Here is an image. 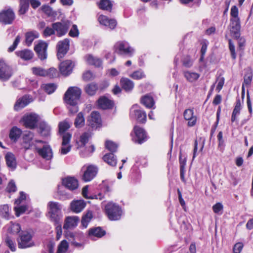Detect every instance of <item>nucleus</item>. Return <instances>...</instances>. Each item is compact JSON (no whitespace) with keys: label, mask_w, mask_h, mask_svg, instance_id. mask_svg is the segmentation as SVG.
<instances>
[{"label":"nucleus","mask_w":253,"mask_h":253,"mask_svg":"<svg viewBox=\"0 0 253 253\" xmlns=\"http://www.w3.org/2000/svg\"><path fill=\"white\" fill-rule=\"evenodd\" d=\"M81 94V90L77 87H70L64 95L66 103L70 105L77 104Z\"/></svg>","instance_id":"1"},{"label":"nucleus","mask_w":253,"mask_h":253,"mask_svg":"<svg viewBox=\"0 0 253 253\" xmlns=\"http://www.w3.org/2000/svg\"><path fill=\"white\" fill-rule=\"evenodd\" d=\"M49 208V217L50 220L54 222L55 224H58L61 221L62 215L61 210V205L58 202H49L48 204Z\"/></svg>","instance_id":"2"},{"label":"nucleus","mask_w":253,"mask_h":253,"mask_svg":"<svg viewBox=\"0 0 253 253\" xmlns=\"http://www.w3.org/2000/svg\"><path fill=\"white\" fill-rule=\"evenodd\" d=\"M105 211L111 220H119L123 213L121 208L113 202H109L106 205Z\"/></svg>","instance_id":"3"},{"label":"nucleus","mask_w":253,"mask_h":253,"mask_svg":"<svg viewBox=\"0 0 253 253\" xmlns=\"http://www.w3.org/2000/svg\"><path fill=\"white\" fill-rule=\"evenodd\" d=\"M114 48L115 52L118 54L128 57H131L134 52V49L125 41L117 42L114 45Z\"/></svg>","instance_id":"4"},{"label":"nucleus","mask_w":253,"mask_h":253,"mask_svg":"<svg viewBox=\"0 0 253 253\" xmlns=\"http://www.w3.org/2000/svg\"><path fill=\"white\" fill-rule=\"evenodd\" d=\"M55 30V35L57 37L64 36L68 31L70 27V22L67 21H61L53 23L51 25Z\"/></svg>","instance_id":"5"},{"label":"nucleus","mask_w":253,"mask_h":253,"mask_svg":"<svg viewBox=\"0 0 253 253\" xmlns=\"http://www.w3.org/2000/svg\"><path fill=\"white\" fill-rule=\"evenodd\" d=\"M132 139L135 143L142 144L147 140V134L144 129L137 126H135L131 132Z\"/></svg>","instance_id":"6"},{"label":"nucleus","mask_w":253,"mask_h":253,"mask_svg":"<svg viewBox=\"0 0 253 253\" xmlns=\"http://www.w3.org/2000/svg\"><path fill=\"white\" fill-rule=\"evenodd\" d=\"M39 116L34 113H30L24 115L21 119L23 126L29 129H34L37 126L39 121Z\"/></svg>","instance_id":"7"},{"label":"nucleus","mask_w":253,"mask_h":253,"mask_svg":"<svg viewBox=\"0 0 253 253\" xmlns=\"http://www.w3.org/2000/svg\"><path fill=\"white\" fill-rule=\"evenodd\" d=\"M18 248L25 249L34 246V242L32 241V235L28 232H23L19 239L18 240Z\"/></svg>","instance_id":"8"},{"label":"nucleus","mask_w":253,"mask_h":253,"mask_svg":"<svg viewBox=\"0 0 253 253\" xmlns=\"http://www.w3.org/2000/svg\"><path fill=\"white\" fill-rule=\"evenodd\" d=\"M34 137L33 132L30 131H26L23 135V142L24 143V147L26 149H30L33 146L36 147V143H44L42 140H35L32 141Z\"/></svg>","instance_id":"9"},{"label":"nucleus","mask_w":253,"mask_h":253,"mask_svg":"<svg viewBox=\"0 0 253 253\" xmlns=\"http://www.w3.org/2000/svg\"><path fill=\"white\" fill-rule=\"evenodd\" d=\"M130 116L131 118L136 119L138 122L140 123H144L146 121V114L145 112L138 109L137 105H134L131 108Z\"/></svg>","instance_id":"10"},{"label":"nucleus","mask_w":253,"mask_h":253,"mask_svg":"<svg viewBox=\"0 0 253 253\" xmlns=\"http://www.w3.org/2000/svg\"><path fill=\"white\" fill-rule=\"evenodd\" d=\"M12 74V69L3 60H0V80L6 81L9 79Z\"/></svg>","instance_id":"11"},{"label":"nucleus","mask_w":253,"mask_h":253,"mask_svg":"<svg viewBox=\"0 0 253 253\" xmlns=\"http://www.w3.org/2000/svg\"><path fill=\"white\" fill-rule=\"evenodd\" d=\"M15 17L12 9H4L0 12V22L4 24H10L14 20Z\"/></svg>","instance_id":"12"},{"label":"nucleus","mask_w":253,"mask_h":253,"mask_svg":"<svg viewBox=\"0 0 253 253\" xmlns=\"http://www.w3.org/2000/svg\"><path fill=\"white\" fill-rule=\"evenodd\" d=\"M69 42L70 41L68 39H65L58 42L57 45L58 50L57 56L59 59L62 58L67 53L69 48Z\"/></svg>","instance_id":"13"},{"label":"nucleus","mask_w":253,"mask_h":253,"mask_svg":"<svg viewBox=\"0 0 253 253\" xmlns=\"http://www.w3.org/2000/svg\"><path fill=\"white\" fill-rule=\"evenodd\" d=\"M47 44L43 41H40L34 47L35 51L36 52L39 58L41 60H43L47 57Z\"/></svg>","instance_id":"14"},{"label":"nucleus","mask_w":253,"mask_h":253,"mask_svg":"<svg viewBox=\"0 0 253 253\" xmlns=\"http://www.w3.org/2000/svg\"><path fill=\"white\" fill-rule=\"evenodd\" d=\"M97 171L96 167L92 165L88 166L84 171L82 179L85 182L90 181L96 176Z\"/></svg>","instance_id":"15"},{"label":"nucleus","mask_w":253,"mask_h":253,"mask_svg":"<svg viewBox=\"0 0 253 253\" xmlns=\"http://www.w3.org/2000/svg\"><path fill=\"white\" fill-rule=\"evenodd\" d=\"M71 138V134L69 133H65L62 136V147L60 149L61 154H67L71 150V146L69 145Z\"/></svg>","instance_id":"16"},{"label":"nucleus","mask_w":253,"mask_h":253,"mask_svg":"<svg viewBox=\"0 0 253 253\" xmlns=\"http://www.w3.org/2000/svg\"><path fill=\"white\" fill-rule=\"evenodd\" d=\"M73 67V63L71 60L62 62L59 66L61 74L65 76H68L72 73Z\"/></svg>","instance_id":"17"},{"label":"nucleus","mask_w":253,"mask_h":253,"mask_svg":"<svg viewBox=\"0 0 253 253\" xmlns=\"http://www.w3.org/2000/svg\"><path fill=\"white\" fill-rule=\"evenodd\" d=\"M63 185L70 190L73 191L79 187L78 181L73 177H67L62 180Z\"/></svg>","instance_id":"18"},{"label":"nucleus","mask_w":253,"mask_h":253,"mask_svg":"<svg viewBox=\"0 0 253 253\" xmlns=\"http://www.w3.org/2000/svg\"><path fill=\"white\" fill-rule=\"evenodd\" d=\"M88 125L92 128H96L101 123V117L100 114L97 112H92L88 120Z\"/></svg>","instance_id":"19"},{"label":"nucleus","mask_w":253,"mask_h":253,"mask_svg":"<svg viewBox=\"0 0 253 253\" xmlns=\"http://www.w3.org/2000/svg\"><path fill=\"white\" fill-rule=\"evenodd\" d=\"M38 153L43 158L49 160H50L53 156V153L51 147L49 145H44L41 149L35 148Z\"/></svg>","instance_id":"20"},{"label":"nucleus","mask_w":253,"mask_h":253,"mask_svg":"<svg viewBox=\"0 0 253 253\" xmlns=\"http://www.w3.org/2000/svg\"><path fill=\"white\" fill-rule=\"evenodd\" d=\"M230 31L236 38L240 37L241 24L240 19H230Z\"/></svg>","instance_id":"21"},{"label":"nucleus","mask_w":253,"mask_h":253,"mask_svg":"<svg viewBox=\"0 0 253 253\" xmlns=\"http://www.w3.org/2000/svg\"><path fill=\"white\" fill-rule=\"evenodd\" d=\"M100 24L109 27L110 29H115L117 25V21L115 19H109L104 15H100L98 18Z\"/></svg>","instance_id":"22"},{"label":"nucleus","mask_w":253,"mask_h":253,"mask_svg":"<svg viewBox=\"0 0 253 253\" xmlns=\"http://www.w3.org/2000/svg\"><path fill=\"white\" fill-rule=\"evenodd\" d=\"M79 221V218L77 216H68L65 220L63 225L64 229H72L76 227Z\"/></svg>","instance_id":"23"},{"label":"nucleus","mask_w":253,"mask_h":253,"mask_svg":"<svg viewBox=\"0 0 253 253\" xmlns=\"http://www.w3.org/2000/svg\"><path fill=\"white\" fill-rule=\"evenodd\" d=\"M184 119L188 121V126H194L196 123L197 118L194 115V111L192 109H186L183 113Z\"/></svg>","instance_id":"24"},{"label":"nucleus","mask_w":253,"mask_h":253,"mask_svg":"<svg viewBox=\"0 0 253 253\" xmlns=\"http://www.w3.org/2000/svg\"><path fill=\"white\" fill-rule=\"evenodd\" d=\"M40 36L39 32L35 30L28 31L25 33V44L30 46L31 45L33 42L36 39H38Z\"/></svg>","instance_id":"25"},{"label":"nucleus","mask_w":253,"mask_h":253,"mask_svg":"<svg viewBox=\"0 0 253 253\" xmlns=\"http://www.w3.org/2000/svg\"><path fill=\"white\" fill-rule=\"evenodd\" d=\"M31 101V98L28 96L25 95L17 100L14 105V109L16 111L20 110L27 106Z\"/></svg>","instance_id":"26"},{"label":"nucleus","mask_w":253,"mask_h":253,"mask_svg":"<svg viewBox=\"0 0 253 253\" xmlns=\"http://www.w3.org/2000/svg\"><path fill=\"white\" fill-rule=\"evenodd\" d=\"M85 205L83 200L74 201L71 203V209L73 211L78 213L84 208Z\"/></svg>","instance_id":"27"},{"label":"nucleus","mask_w":253,"mask_h":253,"mask_svg":"<svg viewBox=\"0 0 253 253\" xmlns=\"http://www.w3.org/2000/svg\"><path fill=\"white\" fill-rule=\"evenodd\" d=\"M16 55L24 60H29L33 58L34 53L29 49H23L15 52Z\"/></svg>","instance_id":"28"},{"label":"nucleus","mask_w":253,"mask_h":253,"mask_svg":"<svg viewBox=\"0 0 253 253\" xmlns=\"http://www.w3.org/2000/svg\"><path fill=\"white\" fill-rule=\"evenodd\" d=\"M99 107L102 109H107L111 108L113 105V102L112 100L109 99L106 97H100L98 100Z\"/></svg>","instance_id":"29"},{"label":"nucleus","mask_w":253,"mask_h":253,"mask_svg":"<svg viewBox=\"0 0 253 253\" xmlns=\"http://www.w3.org/2000/svg\"><path fill=\"white\" fill-rule=\"evenodd\" d=\"M85 59L89 65H93L97 67H99L102 65V60L100 58L94 57L91 54L86 55L85 56Z\"/></svg>","instance_id":"30"},{"label":"nucleus","mask_w":253,"mask_h":253,"mask_svg":"<svg viewBox=\"0 0 253 253\" xmlns=\"http://www.w3.org/2000/svg\"><path fill=\"white\" fill-rule=\"evenodd\" d=\"M5 159L7 167L12 169H14L16 167V162L14 155L11 153H7Z\"/></svg>","instance_id":"31"},{"label":"nucleus","mask_w":253,"mask_h":253,"mask_svg":"<svg viewBox=\"0 0 253 253\" xmlns=\"http://www.w3.org/2000/svg\"><path fill=\"white\" fill-rule=\"evenodd\" d=\"M11 209L8 205H3L0 206V216L6 219L10 218Z\"/></svg>","instance_id":"32"},{"label":"nucleus","mask_w":253,"mask_h":253,"mask_svg":"<svg viewBox=\"0 0 253 253\" xmlns=\"http://www.w3.org/2000/svg\"><path fill=\"white\" fill-rule=\"evenodd\" d=\"M22 134V130L17 126H13L10 129L9 136L10 139L15 142L20 137Z\"/></svg>","instance_id":"33"},{"label":"nucleus","mask_w":253,"mask_h":253,"mask_svg":"<svg viewBox=\"0 0 253 253\" xmlns=\"http://www.w3.org/2000/svg\"><path fill=\"white\" fill-rule=\"evenodd\" d=\"M183 75L186 80L190 83L196 82L200 76V75L197 73L188 71H184Z\"/></svg>","instance_id":"34"},{"label":"nucleus","mask_w":253,"mask_h":253,"mask_svg":"<svg viewBox=\"0 0 253 253\" xmlns=\"http://www.w3.org/2000/svg\"><path fill=\"white\" fill-rule=\"evenodd\" d=\"M39 130L42 135L47 136L50 135L51 127L46 122H42L40 124Z\"/></svg>","instance_id":"35"},{"label":"nucleus","mask_w":253,"mask_h":253,"mask_svg":"<svg viewBox=\"0 0 253 253\" xmlns=\"http://www.w3.org/2000/svg\"><path fill=\"white\" fill-rule=\"evenodd\" d=\"M105 234V231L100 227L91 228L89 230V235L91 238L93 237L101 238Z\"/></svg>","instance_id":"36"},{"label":"nucleus","mask_w":253,"mask_h":253,"mask_svg":"<svg viewBox=\"0 0 253 253\" xmlns=\"http://www.w3.org/2000/svg\"><path fill=\"white\" fill-rule=\"evenodd\" d=\"M122 87L126 91L132 90L134 87L133 83L127 78H122L121 80Z\"/></svg>","instance_id":"37"},{"label":"nucleus","mask_w":253,"mask_h":253,"mask_svg":"<svg viewBox=\"0 0 253 253\" xmlns=\"http://www.w3.org/2000/svg\"><path fill=\"white\" fill-rule=\"evenodd\" d=\"M103 160L111 166L115 167L117 164V159L112 153L105 155L103 157Z\"/></svg>","instance_id":"38"},{"label":"nucleus","mask_w":253,"mask_h":253,"mask_svg":"<svg viewBox=\"0 0 253 253\" xmlns=\"http://www.w3.org/2000/svg\"><path fill=\"white\" fill-rule=\"evenodd\" d=\"M90 136V134L89 132H84L80 136L79 141L77 142V148H79L84 147L85 144L87 143Z\"/></svg>","instance_id":"39"},{"label":"nucleus","mask_w":253,"mask_h":253,"mask_svg":"<svg viewBox=\"0 0 253 253\" xmlns=\"http://www.w3.org/2000/svg\"><path fill=\"white\" fill-rule=\"evenodd\" d=\"M84 89L85 92L88 95L90 96L94 95L98 89V85L94 83H91L87 84L85 86Z\"/></svg>","instance_id":"40"},{"label":"nucleus","mask_w":253,"mask_h":253,"mask_svg":"<svg viewBox=\"0 0 253 253\" xmlns=\"http://www.w3.org/2000/svg\"><path fill=\"white\" fill-rule=\"evenodd\" d=\"M141 103L147 108H151L154 105L153 98L149 95L143 96L141 100Z\"/></svg>","instance_id":"41"},{"label":"nucleus","mask_w":253,"mask_h":253,"mask_svg":"<svg viewBox=\"0 0 253 253\" xmlns=\"http://www.w3.org/2000/svg\"><path fill=\"white\" fill-rule=\"evenodd\" d=\"M253 78V75L252 73H250L248 74L245 75L244 78V82L242 84V102H243V99L245 96V90H244V85H250L252 80Z\"/></svg>","instance_id":"42"},{"label":"nucleus","mask_w":253,"mask_h":253,"mask_svg":"<svg viewBox=\"0 0 253 253\" xmlns=\"http://www.w3.org/2000/svg\"><path fill=\"white\" fill-rule=\"evenodd\" d=\"M74 125L78 128L82 127L84 125V118L82 112H80L77 115Z\"/></svg>","instance_id":"43"},{"label":"nucleus","mask_w":253,"mask_h":253,"mask_svg":"<svg viewBox=\"0 0 253 253\" xmlns=\"http://www.w3.org/2000/svg\"><path fill=\"white\" fill-rule=\"evenodd\" d=\"M31 71L33 74L36 76L41 77H46L47 76L46 70L40 67H33L31 68Z\"/></svg>","instance_id":"44"},{"label":"nucleus","mask_w":253,"mask_h":253,"mask_svg":"<svg viewBox=\"0 0 253 253\" xmlns=\"http://www.w3.org/2000/svg\"><path fill=\"white\" fill-rule=\"evenodd\" d=\"M92 213L91 211H87L83 216L82 219V224L84 228L87 227L88 224L92 219Z\"/></svg>","instance_id":"45"},{"label":"nucleus","mask_w":253,"mask_h":253,"mask_svg":"<svg viewBox=\"0 0 253 253\" xmlns=\"http://www.w3.org/2000/svg\"><path fill=\"white\" fill-rule=\"evenodd\" d=\"M29 0H20V8L19 13L20 14H24L27 11L29 7Z\"/></svg>","instance_id":"46"},{"label":"nucleus","mask_w":253,"mask_h":253,"mask_svg":"<svg viewBox=\"0 0 253 253\" xmlns=\"http://www.w3.org/2000/svg\"><path fill=\"white\" fill-rule=\"evenodd\" d=\"M99 7L100 9L110 11L112 9V4L109 0H101Z\"/></svg>","instance_id":"47"},{"label":"nucleus","mask_w":253,"mask_h":253,"mask_svg":"<svg viewBox=\"0 0 253 253\" xmlns=\"http://www.w3.org/2000/svg\"><path fill=\"white\" fill-rule=\"evenodd\" d=\"M69 248L68 243L65 240H63L58 247L56 253H65Z\"/></svg>","instance_id":"48"},{"label":"nucleus","mask_w":253,"mask_h":253,"mask_svg":"<svg viewBox=\"0 0 253 253\" xmlns=\"http://www.w3.org/2000/svg\"><path fill=\"white\" fill-rule=\"evenodd\" d=\"M20 229L21 227L19 224L11 222L10 225L8 228V232L12 234H17L20 232Z\"/></svg>","instance_id":"49"},{"label":"nucleus","mask_w":253,"mask_h":253,"mask_svg":"<svg viewBox=\"0 0 253 253\" xmlns=\"http://www.w3.org/2000/svg\"><path fill=\"white\" fill-rule=\"evenodd\" d=\"M105 147L109 151L113 153L114 152H116L118 145L113 141H106L105 143Z\"/></svg>","instance_id":"50"},{"label":"nucleus","mask_w":253,"mask_h":253,"mask_svg":"<svg viewBox=\"0 0 253 253\" xmlns=\"http://www.w3.org/2000/svg\"><path fill=\"white\" fill-rule=\"evenodd\" d=\"M42 34L44 37L47 38L52 35H55V30L52 26H51V27L47 26L43 31Z\"/></svg>","instance_id":"51"},{"label":"nucleus","mask_w":253,"mask_h":253,"mask_svg":"<svg viewBox=\"0 0 253 253\" xmlns=\"http://www.w3.org/2000/svg\"><path fill=\"white\" fill-rule=\"evenodd\" d=\"M43 88L48 94L53 93L56 89V85L54 84H48L43 85Z\"/></svg>","instance_id":"52"},{"label":"nucleus","mask_w":253,"mask_h":253,"mask_svg":"<svg viewBox=\"0 0 253 253\" xmlns=\"http://www.w3.org/2000/svg\"><path fill=\"white\" fill-rule=\"evenodd\" d=\"M6 245L8 247L12 252L16 250V244L15 242L13 241L10 237H7L5 240Z\"/></svg>","instance_id":"53"},{"label":"nucleus","mask_w":253,"mask_h":253,"mask_svg":"<svg viewBox=\"0 0 253 253\" xmlns=\"http://www.w3.org/2000/svg\"><path fill=\"white\" fill-rule=\"evenodd\" d=\"M70 127V125L66 122H61L59 124V132L63 135L64 132L67 130Z\"/></svg>","instance_id":"54"},{"label":"nucleus","mask_w":253,"mask_h":253,"mask_svg":"<svg viewBox=\"0 0 253 253\" xmlns=\"http://www.w3.org/2000/svg\"><path fill=\"white\" fill-rule=\"evenodd\" d=\"M238 8L236 5L232 6L231 8L230 14L231 18L230 19H240L239 16Z\"/></svg>","instance_id":"55"},{"label":"nucleus","mask_w":253,"mask_h":253,"mask_svg":"<svg viewBox=\"0 0 253 253\" xmlns=\"http://www.w3.org/2000/svg\"><path fill=\"white\" fill-rule=\"evenodd\" d=\"M47 72V76L46 77H48L50 78H56L58 75V73L57 70L54 68H50L48 70H46Z\"/></svg>","instance_id":"56"},{"label":"nucleus","mask_w":253,"mask_h":253,"mask_svg":"<svg viewBox=\"0 0 253 253\" xmlns=\"http://www.w3.org/2000/svg\"><path fill=\"white\" fill-rule=\"evenodd\" d=\"M95 76L90 71H87L83 75V79L85 81H89L94 79Z\"/></svg>","instance_id":"57"},{"label":"nucleus","mask_w":253,"mask_h":253,"mask_svg":"<svg viewBox=\"0 0 253 253\" xmlns=\"http://www.w3.org/2000/svg\"><path fill=\"white\" fill-rule=\"evenodd\" d=\"M145 75L141 70L136 71L133 72L130 77L135 80H139L144 77Z\"/></svg>","instance_id":"58"},{"label":"nucleus","mask_w":253,"mask_h":253,"mask_svg":"<svg viewBox=\"0 0 253 253\" xmlns=\"http://www.w3.org/2000/svg\"><path fill=\"white\" fill-rule=\"evenodd\" d=\"M16 189L17 188L15 182L13 180H10L6 187L7 191L9 193L14 192L16 191Z\"/></svg>","instance_id":"59"},{"label":"nucleus","mask_w":253,"mask_h":253,"mask_svg":"<svg viewBox=\"0 0 253 253\" xmlns=\"http://www.w3.org/2000/svg\"><path fill=\"white\" fill-rule=\"evenodd\" d=\"M21 40V37L19 35H17L16 37L15 41H14L12 45H11L8 49L9 52H12L15 50L18 43H19Z\"/></svg>","instance_id":"60"},{"label":"nucleus","mask_w":253,"mask_h":253,"mask_svg":"<svg viewBox=\"0 0 253 253\" xmlns=\"http://www.w3.org/2000/svg\"><path fill=\"white\" fill-rule=\"evenodd\" d=\"M79 34V32L77 26L76 25H73L69 32V35L72 37H76L78 36Z\"/></svg>","instance_id":"61"},{"label":"nucleus","mask_w":253,"mask_h":253,"mask_svg":"<svg viewBox=\"0 0 253 253\" xmlns=\"http://www.w3.org/2000/svg\"><path fill=\"white\" fill-rule=\"evenodd\" d=\"M27 208L26 206H22L19 208L15 207L14 211L16 216H19L20 214L23 213L26 210Z\"/></svg>","instance_id":"62"},{"label":"nucleus","mask_w":253,"mask_h":253,"mask_svg":"<svg viewBox=\"0 0 253 253\" xmlns=\"http://www.w3.org/2000/svg\"><path fill=\"white\" fill-rule=\"evenodd\" d=\"M229 47L230 51L231 52V56L233 59H235L236 58V53H235V46L233 44V43L232 42L231 40H229Z\"/></svg>","instance_id":"63"},{"label":"nucleus","mask_w":253,"mask_h":253,"mask_svg":"<svg viewBox=\"0 0 253 253\" xmlns=\"http://www.w3.org/2000/svg\"><path fill=\"white\" fill-rule=\"evenodd\" d=\"M243 244L239 242L236 243L233 247V253H240L243 248Z\"/></svg>","instance_id":"64"}]
</instances>
